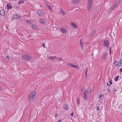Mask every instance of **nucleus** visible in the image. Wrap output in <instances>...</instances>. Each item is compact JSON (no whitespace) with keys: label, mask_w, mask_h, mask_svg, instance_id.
Instances as JSON below:
<instances>
[{"label":"nucleus","mask_w":122,"mask_h":122,"mask_svg":"<svg viewBox=\"0 0 122 122\" xmlns=\"http://www.w3.org/2000/svg\"><path fill=\"white\" fill-rule=\"evenodd\" d=\"M112 87H113V88H114V86H112Z\"/></svg>","instance_id":"nucleus-52"},{"label":"nucleus","mask_w":122,"mask_h":122,"mask_svg":"<svg viewBox=\"0 0 122 122\" xmlns=\"http://www.w3.org/2000/svg\"><path fill=\"white\" fill-rule=\"evenodd\" d=\"M6 58L7 59V60L8 61H9L10 60V59L9 58V57L8 56H6Z\"/></svg>","instance_id":"nucleus-36"},{"label":"nucleus","mask_w":122,"mask_h":122,"mask_svg":"<svg viewBox=\"0 0 122 122\" xmlns=\"http://www.w3.org/2000/svg\"><path fill=\"white\" fill-rule=\"evenodd\" d=\"M31 56L27 55H22V59L24 61H28L31 58Z\"/></svg>","instance_id":"nucleus-3"},{"label":"nucleus","mask_w":122,"mask_h":122,"mask_svg":"<svg viewBox=\"0 0 122 122\" xmlns=\"http://www.w3.org/2000/svg\"><path fill=\"white\" fill-rule=\"evenodd\" d=\"M119 3V2L118 1L115 2L114 4L112 6L114 8H115L118 4Z\"/></svg>","instance_id":"nucleus-17"},{"label":"nucleus","mask_w":122,"mask_h":122,"mask_svg":"<svg viewBox=\"0 0 122 122\" xmlns=\"http://www.w3.org/2000/svg\"><path fill=\"white\" fill-rule=\"evenodd\" d=\"M47 7L51 11H52V9L51 8V7L49 5H48L47 6Z\"/></svg>","instance_id":"nucleus-26"},{"label":"nucleus","mask_w":122,"mask_h":122,"mask_svg":"<svg viewBox=\"0 0 122 122\" xmlns=\"http://www.w3.org/2000/svg\"><path fill=\"white\" fill-rule=\"evenodd\" d=\"M96 122H97V121Z\"/></svg>","instance_id":"nucleus-53"},{"label":"nucleus","mask_w":122,"mask_h":122,"mask_svg":"<svg viewBox=\"0 0 122 122\" xmlns=\"http://www.w3.org/2000/svg\"><path fill=\"white\" fill-rule=\"evenodd\" d=\"M77 101L78 104L79 105V103L78 101V98H77Z\"/></svg>","instance_id":"nucleus-45"},{"label":"nucleus","mask_w":122,"mask_h":122,"mask_svg":"<svg viewBox=\"0 0 122 122\" xmlns=\"http://www.w3.org/2000/svg\"><path fill=\"white\" fill-rule=\"evenodd\" d=\"M107 91L108 92H109L110 94L111 93V92L110 90V88L108 87V88L107 89Z\"/></svg>","instance_id":"nucleus-30"},{"label":"nucleus","mask_w":122,"mask_h":122,"mask_svg":"<svg viewBox=\"0 0 122 122\" xmlns=\"http://www.w3.org/2000/svg\"><path fill=\"white\" fill-rule=\"evenodd\" d=\"M104 43L103 46L104 47H106L107 48H108L109 46V42L108 41L105 40L104 41Z\"/></svg>","instance_id":"nucleus-6"},{"label":"nucleus","mask_w":122,"mask_h":122,"mask_svg":"<svg viewBox=\"0 0 122 122\" xmlns=\"http://www.w3.org/2000/svg\"><path fill=\"white\" fill-rule=\"evenodd\" d=\"M119 77H115L114 78V80L115 81H117L119 78Z\"/></svg>","instance_id":"nucleus-28"},{"label":"nucleus","mask_w":122,"mask_h":122,"mask_svg":"<svg viewBox=\"0 0 122 122\" xmlns=\"http://www.w3.org/2000/svg\"><path fill=\"white\" fill-rule=\"evenodd\" d=\"M120 72H122V68L120 69Z\"/></svg>","instance_id":"nucleus-48"},{"label":"nucleus","mask_w":122,"mask_h":122,"mask_svg":"<svg viewBox=\"0 0 122 122\" xmlns=\"http://www.w3.org/2000/svg\"><path fill=\"white\" fill-rule=\"evenodd\" d=\"M66 65H67V66H70L71 67L72 64H71L70 63H68L66 64Z\"/></svg>","instance_id":"nucleus-29"},{"label":"nucleus","mask_w":122,"mask_h":122,"mask_svg":"<svg viewBox=\"0 0 122 122\" xmlns=\"http://www.w3.org/2000/svg\"><path fill=\"white\" fill-rule=\"evenodd\" d=\"M91 89L89 87L86 90H85V91L87 93H88L89 92H91Z\"/></svg>","instance_id":"nucleus-22"},{"label":"nucleus","mask_w":122,"mask_h":122,"mask_svg":"<svg viewBox=\"0 0 122 122\" xmlns=\"http://www.w3.org/2000/svg\"><path fill=\"white\" fill-rule=\"evenodd\" d=\"M45 44L44 43H43L42 44V45L43 46V47L45 48Z\"/></svg>","instance_id":"nucleus-46"},{"label":"nucleus","mask_w":122,"mask_h":122,"mask_svg":"<svg viewBox=\"0 0 122 122\" xmlns=\"http://www.w3.org/2000/svg\"><path fill=\"white\" fill-rule=\"evenodd\" d=\"M63 108L66 110H68L69 109V107L67 103H65L63 107Z\"/></svg>","instance_id":"nucleus-7"},{"label":"nucleus","mask_w":122,"mask_h":122,"mask_svg":"<svg viewBox=\"0 0 122 122\" xmlns=\"http://www.w3.org/2000/svg\"><path fill=\"white\" fill-rule=\"evenodd\" d=\"M79 2V0H73V3L75 4H78Z\"/></svg>","instance_id":"nucleus-16"},{"label":"nucleus","mask_w":122,"mask_h":122,"mask_svg":"<svg viewBox=\"0 0 122 122\" xmlns=\"http://www.w3.org/2000/svg\"><path fill=\"white\" fill-rule=\"evenodd\" d=\"M93 0H88V3L92 4Z\"/></svg>","instance_id":"nucleus-25"},{"label":"nucleus","mask_w":122,"mask_h":122,"mask_svg":"<svg viewBox=\"0 0 122 122\" xmlns=\"http://www.w3.org/2000/svg\"><path fill=\"white\" fill-rule=\"evenodd\" d=\"M92 4L88 3L87 4V10L88 11L90 12L92 10Z\"/></svg>","instance_id":"nucleus-4"},{"label":"nucleus","mask_w":122,"mask_h":122,"mask_svg":"<svg viewBox=\"0 0 122 122\" xmlns=\"http://www.w3.org/2000/svg\"><path fill=\"white\" fill-rule=\"evenodd\" d=\"M96 32V30L94 29H90L88 32V36L90 37L94 35Z\"/></svg>","instance_id":"nucleus-2"},{"label":"nucleus","mask_w":122,"mask_h":122,"mask_svg":"<svg viewBox=\"0 0 122 122\" xmlns=\"http://www.w3.org/2000/svg\"><path fill=\"white\" fill-rule=\"evenodd\" d=\"M12 18L15 20H19L20 19L21 17L20 16L15 15L13 16Z\"/></svg>","instance_id":"nucleus-8"},{"label":"nucleus","mask_w":122,"mask_h":122,"mask_svg":"<svg viewBox=\"0 0 122 122\" xmlns=\"http://www.w3.org/2000/svg\"><path fill=\"white\" fill-rule=\"evenodd\" d=\"M71 67L72 68H75L77 69H78L79 68V67L78 66H77L75 65H73L72 64L71 66Z\"/></svg>","instance_id":"nucleus-23"},{"label":"nucleus","mask_w":122,"mask_h":122,"mask_svg":"<svg viewBox=\"0 0 122 122\" xmlns=\"http://www.w3.org/2000/svg\"><path fill=\"white\" fill-rule=\"evenodd\" d=\"M87 92L85 91V90H84V92H83V95L84 98L85 100H86V99L87 98V97L86 95Z\"/></svg>","instance_id":"nucleus-10"},{"label":"nucleus","mask_w":122,"mask_h":122,"mask_svg":"<svg viewBox=\"0 0 122 122\" xmlns=\"http://www.w3.org/2000/svg\"><path fill=\"white\" fill-rule=\"evenodd\" d=\"M74 113V112H73V113H71V116H73V115Z\"/></svg>","instance_id":"nucleus-47"},{"label":"nucleus","mask_w":122,"mask_h":122,"mask_svg":"<svg viewBox=\"0 0 122 122\" xmlns=\"http://www.w3.org/2000/svg\"><path fill=\"white\" fill-rule=\"evenodd\" d=\"M83 92V88H82L81 89V92Z\"/></svg>","instance_id":"nucleus-42"},{"label":"nucleus","mask_w":122,"mask_h":122,"mask_svg":"<svg viewBox=\"0 0 122 122\" xmlns=\"http://www.w3.org/2000/svg\"><path fill=\"white\" fill-rule=\"evenodd\" d=\"M107 86H108L109 87L110 86V85L108 83H107Z\"/></svg>","instance_id":"nucleus-43"},{"label":"nucleus","mask_w":122,"mask_h":122,"mask_svg":"<svg viewBox=\"0 0 122 122\" xmlns=\"http://www.w3.org/2000/svg\"><path fill=\"white\" fill-rule=\"evenodd\" d=\"M36 95V93L35 91L30 92L28 97L29 101V102H31L33 101L35 99V96Z\"/></svg>","instance_id":"nucleus-1"},{"label":"nucleus","mask_w":122,"mask_h":122,"mask_svg":"<svg viewBox=\"0 0 122 122\" xmlns=\"http://www.w3.org/2000/svg\"><path fill=\"white\" fill-rule=\"evenodd\" d=\"M106 56L107 55L105 54H103V59L104 60L106 58Z\"/></svg>","instance_id":"nucleus-27"},{"label":"nucleus","mask_w":122,"mask_h":122,"mask_svg":"<svg viewBox=\"0 0 122 122\" xmlns=\"http://www.w3.org/2000/svg\"><path fill=\"white\" fill-rule=\"evenodd\" d=\"M37 14L38 15L40 16H42L43 14V11L41 10H37Z\"/></svg>","instance_id":"nucleus-11"},{"label":"nucleus","mask_w":122,"mask_h":122,"mask_svg":"<svg viewBox=\"0 0 122 122\" xmlns=\"http://www.w3.org/2000/svg\"><path fill=\"white\" fill-rule=\"evenodd\" d=\"M113 63L114 65L116 66L120 67L121 66V64L117 60H115L113 61Z\"/></svg>","instance_id":"nucleus-5"},{"label":"nucleus","mask_w":122,"mask_h":122,"mask_svg":"<svg viewBox=\"0 0 122 122\" xmlns=\"http://www.w3.org/2000/svg\"><path fill=\"white\" fill-rule=\"evenodd\" d=\"M114 8L112 6L111 8L109 10L108 12H111L112 10L114 9Z\"/></svg>","instance_id":"nucleus-24"},{"label":"nucleus","mask_w":122,"mask_h":122,"mask_svg":"<svg viewBox=\"0 0 122 122\" xmlns=\"http://www.w3.org/2000/svg\"><path fill=\"white\" fill-rule=\"evenodd\" d=\"M60 11V13L61 15H64L66 14V13L65 11H64L63 9H61L60 8L59 9Z\"/></svg>","instance_id":"nucleus-12"},{"label":"nucleus","mask_w":122,"mask_h":122,"mask_svg":"<svg viewBox=\"0 0 122 122\" xmlns=\"http://www.w3.org/2000/svg\"><path fill=\"white\" fill-rule=\"evenodd\" d=\"M80 45L81 46V48L82 50H83L84 49L83 48L84 46L83 45V43L81 41V39L80 40V42H79Z\"/></svg>","instance_id":"nucleus-15"},{"label":"nucleus","mask_w":122,"mask_h":122,"mask_svg":"<svg viewBox=\"0 0 122 122\" xmlns=\"http://www.w3.org/2000/svg\"><path fill=\"white\" fill-rule=\"evenodd\" d=\"M30 26L33 29L36 30H37V27L36 25L33 24H30Z\"/></svg>","instance_id":"nucleus-9"},{"label":"nucleus","mask_w":122,"mask_h":122,"mask_svg":"<svg viewBox=\"0 0 122 122\" xmlns=\"http://www.w3.org/2000/svg\"><path fill=\"white\" fill-rule=\"evenodd\" d=\"M57 114H56L55 115V117H57Z\"/></svg>","instance_id":"nucleus-49"},{"label":"nucleus","mask_w":122,"mask_h":122,"mask_svg":"<svg viewBox=\"0 0 122 122\" xmlns=\"http://www.w3.org/2000/svg\"><path fill=\"white\" fill-rule=\"evenodd\" d=\"M23 2H24L23 1H22L21 0H19V1L18 2V3L19 4H22V3H23Z\"/></svg>","instance_id":"nucleus-32"},{"label":"nucleus","mask_w":122,"mask_h":122,"mask_svg":"<svg viewBox=\"0 0 122 122\" xmlns=\"http://www.w3.org/2000/svg\"><path fill=\"white\" fill-rule=\"evenodd\" d=\"M57 58L56 56H51L49 57V59L50 60L53 61L55 59Z\"/></svg>","instance_id":"nucleus-20"},{"label":"nucleus","mask_w":122,"mask_h":122,"mask_svg":"<svg viewBox=\"0 0 122 122\" xmlns=\"http://www.w3.org/2000/svg\"><path fill=\"white\" fill-rule=\"evenodd\" d=\"M102 96H103V95H102L100 94V95L99 96V97H99V98H101L102 97Z\"/></svg>","instance_id":"nucleus-37"},{"label":"nucleus","mask_w":122,"mask_h":122,"mask_svg":"<svg viewBox=\"0 0 122 122\" xmlns=\"http://www.w3.org/2000/svg\"><path fill=\"white\" fill-rule=\"evenodd\" d=\"M86 71L85 72V74H86V76H87V72L88 71V69L87 68H86Z\"/></svg>","instance_id":"nucleus-34"},{"label":"nucleus","mask_w":122,"mask_h":122,"mask_svg":"<svg viewBox=\"0 0 122 122\" xmlns=\"http://www.w3.org/2000/svg\"><path fill=\"white\" fill-rule=\"evenodd\" d=\"M117 92L116 89L114 88V92Z\"/></svg>","instance_id":"nucleus-40"},{"label":"nucleus","mask_w":122,"mask_h":122,"mask_svg":"<svg viewBox=\"0 0 122 122\" xmlns=\"http://www.w3.org/2000/svg\"><path fill=\"white\" fill-rule=\"evenodd\" d=\"M120 61L121 62V64L122 65V58H121L120 60Z\"/></svg>","instance_id":"nucleus-38"},{"label":"nucleus","mask_w":122,"mask_h":122,"mask_svg":"<svg viewBox=\"0 0 122 122\" xmlns=\"http://www.w3.org/2000/svg\"><path fill=\"white\" fill-rule=\"evenodd\" d=\"M6 6L8 10H9L12 8V6L10 3H8L7 4Z\"/></svg>","instance_id":"nucleus-14"},{"label":"nucleus","mask_w":122,"mask_h":122,"mask_svg":"<svg viewBox=\"0 0 122 122\" xmlns=\"http://www.w3.org/2000/svg\"><path fill=\"white\" fill-rule=\"evenodd\" d=\"M1 87L0 86V90H1Z\"/></svg>","instance_id":"nucleus-51"},{"label":"nucleus","mask_w":122,"mask_h":122,"mask_svg":"<svg viewBox=\"0 0 122 122\" xmlns=\"http://www.w3.org/2000/svg\"><path fill=\"white\" fill-rule=\"evenodd\" d=\"M96 108V109L97 111H99L100 109L99 108V107L98 106H97Z\"/></svg>","instance_id":"nucleus-33"},{"label":"nucleus","mask_w":122,"mask_h":122,"mask_svg":"<svg viewBox=\"0 0 122 122\" xmlns=\"http://www.w3.org/2000/svg\"><path fill=\"white\" fill-rule=\"evenodd\" d=\"M71 26L73 28L76 29H77L78 27L75 23L72 22L71 23Z\"/></svg>","instance_id":"nucleus-13"},{"label":"nucleus","mask_w":122,"mask_h":122,"mask_svg":"<svg viewBox=\"0 0 122 122\" xmlns=\"http://www.w3.org/2000/svg\"><path fill=\"white\" fill-rule=\"evenodd\" d=\"M60 30L63 34H65L67 32L66 30L64 29L61 28Z\"/></svg>","instance_id":"nucleus-19"},{"label":"nucleus","mask_w":122,"mask_h":122,"mask_svg":"<svg viewBox=\"0 0 122 122\" xmlns=\"http://www.w3.org/2000/svg\"><path fill=\"white\" fill-rule=\"evenodd\" d=\"M57 122H62L61 120V119H59Z\"/></svg>","instance_id":"nucleus-41"},{"label":"nucleus","mask_w":122,"mask_h":122,"mask_svg":"<svg viewBox=\"0 0 122 122\" xmlns=\"http://www.w3.org/2000/svg\"><path fill=\"white\" fill-rule=\"evenodd\" d=\"M58 60H59V61H61L62 60V58H57Z\"/></svg>","instance_id":"nucleus-39"},{"label":"nucleus","mask_w":122,"mask_h":122,"mask_svg":"<svg viewBox=\"0 0 122 122\" xmlns=\"http://www.w3.org/2000/svg\"><path fill=\"white\" fill-rule=\"evenodd\" d=\"M109 49H110V54L111 53V50L110 47Z\"/></svg>","instance_id":"nucleus-44"},{"label":"nucleus","mask_w":122,"mask_h":122,"mask_svg":"<svg viewBox=\"0 0 122 122\" xmlns=\"http://www.w3.org/2000/svg\"><path fill=\"white\" fill-rule=\"evenodd\" d=\"M25 21L28 24H30L31 22V21L28 20H26Z\"/></svg>","instance_id":"nucleus-31"},{"label":"nucleus","mask_w":122,"mask_h":122,"mask_svg":"<svg viewBox=\"0 0 122 122\" xmlns=\"http://www.w3.org/2000/svg\"><path fill=\"white\" fill-rule=\"evenodd\" d=\"M121 55L122 57V52H121Z\"/></svg>","instance_id":"nucleus-50"},{"label":"nucleus","mask_w":122,"mask_h":122,"mask_svg":"<svg viewBox=\"0 0 122 122\" xmlns=\"http://www.w3.org/2000/svg\"><path fill=\"white\" fill-rule=\"evenodd\" d=\"M109 82L110 85H111L112 84V80L111 79L109 81Z\"/></svg>","instance_id":"nucleus-35"},{"label":"nucleus","mask_w":122,"mask_h":122,"mask_svg":"<svg viewBox=\"0 0 122 122\" xmlns=\"http://www.w3.org/2000/svg\"><path fill=\"white\" fill-rule=\"evenodd\" d=\"M0 13L1 16H4L5 15V12L4 10H1L0 11Z\"/></svg>","instance_id":"nucleus-18"},{"label":"nucleus","mask_w":122,"mask_h":122,"mask_svg":"<svg viewBox=\"0 0 122 122\" xmlns=\"http://www.w3.org/2000/svg\"><path fill=\"white\" fill-rule=\"evenodd\" d=\"M39 22L41 23H46V21L45 20L42 19H41L39 20Z\"/></svg>","instance_id":"nucleus-21"}]
</instances>
